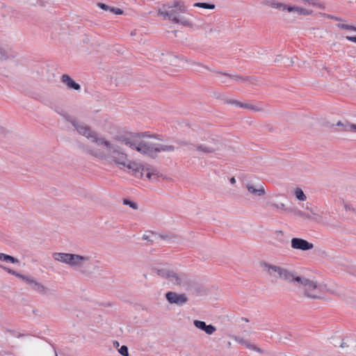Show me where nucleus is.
Returning <instances> with one entry per match:
<instances>
[{"instance_id": "0eeeda50", "label": "nucleus", "mask_w": 356, "mask_h": 356, "mask_svg": "<svg viewBox=\"0 0 356 356\" xmlns=\"http://www.w3.org/2000/svg\"><path fill=\"white\" fill-rule=\"evenodd\" d=\"M156 275L168 280L175 286L184 287L187 285V277L183 273H177L167 268L156 269Z\"/></svg>"}, {"instance_id": "7ed1b4c3", "label": "nucleus", "mask_w": 356, "mask_h": 356, "mask_svg": "<svg viewBox=\"0 0 356 356\" xmlns=\"http://www.w3.org/2000/svg\"><path fill=\"white\" fill-rule=\"evenodd\" d=\"M292 284L298 288L300 292L306 298L314 300L323 298L325 286L318 283L314 279H310L296 273Z\"/></svg>"}, {"instance_id": "6e6552de", "label": "nucleus", "mask_w": 356, "mask_h": 356, "mask_svg": "<svg viewBox=\"0 0 356 356\" xmlns=\"http://www.w3.org/2000/svg\"><path fill=\"white\" fill-rule=\"evenodd\" d=\"M167 300L170 304H175L181 306L187 302L188 298L185 294H179L175 292L169 291L165 294Z\"/></svg>"}, {"instance_id": "a18cd8bd", "label": "nucleus", "mask_w": 356, "mask_h": 356, "mask_svg": "<svg viewBox=\"0 0 356 356\" xmlns=\"http://www.w3.org/2000/svg\"><path fill=\"white\" fill-rule=\"evenodd\" d=\"M115 346H119V343L118 342H115Z\"/></svg>"}, {"instance_id": "2f4dec72", "label": "nucleus", "mask_w": 356, "mask_h": 356, "mask_svg": "<svg viewBox=\"0 0 356 356\" xmlns=\"http://www.w3.org/2000/svg\"><path fill=\"white\" fill-rule=\"evenodd\" d=\"M123 203L125 205H129L130 207H131L132 209H138V206H137V204L134 202H131L127 199H124L123 200Z\"/></svg>"}, {"instance_id": "9d476101", "label": "nucleus", "mask_w": 356, "mask_h": 356, "mask_svg": "<svg viewBox=\"0 0 356 356\" xmlns=\"http://www.w3.org/2000/svg\"><path fill=\"white\" fill-rule=\"evenodd\" d=\"M222 143L220 141L217 140L215 145H210L203 143L202 145H196L195 149L205 154L213 153L218 150H220L222 147Z\"/></svg>"}, {"instance_id": "c85d7f7f", "label": "nucleus", "mask_w": 356, "mask_h": 356, "mask_svg": "<svg viewBox=\"0 0 356 356\" xmlns=\"http://www.w3.org/2000/svg\"><path fill=\"white\" fill-rule=\"evenodd\" d=\"M337 26L341 29L351 30L356 32V27L352 25H348L345 24H337Z\"/></svg>"}, {"instance_id": "4c0bfd02", "label": "nucleus", "mask_w": 356, "mask_h": 356, "mask_svg": "<svg viewBox=\"0 0 356 356\" xmlns=\"http://www.w3.org/2000/svg\"><path fill=\"white\" fill-rule=\"evenodd\" d=\"M348 346H349V344H348V341H345L344 340H343V341L340 344V347L341 348H348Z\"/></svg>"}, {"instance_id": "b1692460", "label": "nucleus", "mask_w": 356, "mask_h": 356, "mask_svg": "<svg viewBox=\"0 0 356 356\" xmlns=\"http://www.w3.org/2000/svg\"><path fill=\"white\" fill-rule=\"evenodd\" d=\"M294 195L300 201H305L307 200V196L304 193L303 191L300 188H296L294 191Z\"/></svg>"}, {"instance_id": "f257e3e1", "label": "nucleus", "mask_w": 356, "mask_h": 356, "mask_svg": "<svg viewBox=\"0 0 356 356\" xmlns=\"http://www.w3.org/2000/svg\"><path fill=\"white\" fill-rule=\"evenodd\" d=\"M72 124L80 135L85 136L90 142L95 143L88 147V152L101 160L116 165L121 170H130L134 172H140L138 163L129 159L127 154L123 150L122 145L113 143L100 136L95 131L83 122L71 121ZM118 137L115 138V140Z\"/></svg>"}, {"instance_id": "473e14b6", "label": "nucleus", "mask_w": 356, "mask_h": 356, "mask_svg": "<svg viewBox=\"0 0 356 356\" xmlns=\"http://www.w3.org/2000/svg\"><path fill=\"white\" fill-rule=\"evenodd\" d=\"M16 277H19V279H21L22 280L25 282L26 284H28L29 282H30V280L32 277L31 276L24 275L20 274L19 273H17Z\"/></svg>"}, {"instance_id": "6ab92c4d", "label": "nucleus", "mask_w": 356, "mask_h": 356, "mask_svg": "<svg viewBox=\"0 0 356 356\" xmlns=\"http://www.w3.org/2000/svg\"><path fill=\"white\" fill-rule=\"evenodd\" d=\"M296 215L304 218V219H309V220H313L317 222L320 221L321 216L316 213H313L312 215H309L305 212H303L302 211L298 210L295 212Z\"/></svg>"}, {"instance_id": "5701e85b", "label": "nucleus", "mask_w": 356, "mask_h": 356, "mask_svg": "<svg viewBox=\"0 0 356 356\" xmlns=\"http://www.w3.org/2000/svg\"><path fill=\"white\" fill-rule=\"evenodd\" d=\"M0 261H4L8 263L17 264L19 260L12 256L6 254L4 253H0Z\"/></svg>"}, {"instance_id": "c756f323", "label": "nucleus", "mask_w": 356, "mask_h": 356, "mask_svg": "<svg viewBox=\"0 0 356 356\" xmlns=\"http://www.w3.org/2000/svg\"><path fill=\"white\" fill-rule=\"evenodd\" d=\"M224 76L227 78L233 79L236 81H245L247 80L246 78H243V77L238 76V75L224 74Z\"/></svg>"}, {"instance_id": "f8f14e48", "label": "nucleus", "mask_w": 356, "mask_h": 356, "mask_svg": "<svg viewBox=\"0 0 356 356\" xmlns=\"http://www.w3.org/2000/svg\"><path fill=\"white\" fill-rule=\"evenodd\" d=\"M263 4L266 6H268L273 8H277L283 10H286L289 13L294 12L296 6H286L281 3H277L275 0H264L263 1Z\"/></svg>"}, {"instance_id": "f704fd0d", "label": "nucleus", "mask_w": 356, "mask_h": 356, "mask_svg": "<svg viewBox=\"0 0 356 356\" xmlns=\"http://www.w3.org/2000/svg\"><path fill=\"white\" fill-rule=\"evenodd\" d=\"M118 352L123 356H129V350L126 346H122Z\"/></svg>"}, {"instance_id": "423d86ee", "label": "nucleus", "mask_w": 356, "mask_h": 356, "mask_svg": "<svg viewBox=\"0 0 356 356\" xmlns=\"http://www.w3.org/2000/svg\"><path fill=\"white\" fill-rule=\"evenodd\" d=\"M261 266L263 271L270 277L283 280L289 284H292L296 275V273L288 268L265 261L261 264Z\"/></svg>"}, {"instance_id": "aec40b11", "label": "nucleus", "mask_w": 356, "mask_h": 356, "mask_svg": "<svg viewBox=\"0 0 356 356\" xmlns=\"http://www.w3.org/2000/svg\"><path fill=\"white\" fill-rule=\"evenodd\" d=\"M98 6L102 9H103L104 10H108L111 13H114L115 15H122L123 14V11L120 8L111 7L105 3H99Z\"/></svg>"}, {"instance_id": "49530a36", "label": "nucleus", "mask_w": 356, "mask_h": 356, "mask_svg": "<svg viewBox=\"0 0 356 356\" xmlns=\"http://www.w3.org/2000/svg\"><path fill=\"white\" fill-rule=\"evenodd\" d=\"M55 356H58L56 353H55Z\"/></svg>"}, {"instance_id": "58836bf2", "label": "nucleus", "mask_w": 356, "mask_h": 356, "mask_svg": "<svg viewBox=\"0 0 356 356\" xmlns=\"http://www.w3.org/2000/svg\"><path fill=\"white\" fill-rule=\"evenodd\" d=\"M346 38L348 41L356 42V36H346Z\"/></svg>"}, {"instance_id": "cd10ccee", "label": "nucleus", "mask_w": 356, "mask_h": 356, "mask_svg": "<svg viewBox=\"0 0 356 356\" xmlns=\"http://www.w3.org/2000/svg\"><path fill=\"white\" fill-rule=\"evenodd\" d=\"M244 108L250 109L254 111H263V108L260 106H255L251 104H244L243 107Z\"/></svg>"}, {"instance_id": "f03ea898", "label": "nucleus", "mask_w": 356, "mask_h": 356, "mask_svg": "<svg viewBox=\"0 0 356 356\" xmlns=\"http://www.w3.org/2000/svg\"><path fill=\"white\" fill-rule=\"evenodd\" d=\"M116 139L131 149L151 157H155L162 152H173L175 150L174 146L159 143L161 139L153 135L129 134L118 136Z\"/></svg>"}, {"instance_id": "ea45409f", "label": "nucleus", "mask_w": 356, "mask_h": 356, "mask_svg": "<svg viewBox=\"0 0 356 356\" xmlns=\"http://www.w3.org/2000/svg\"><path fill=\"white\" fill-rule=\"evenodd\" d=\"M224 74H222V76H223V79H222V81L223 83H227V82H228V81H227V79H229V78L225 77V76H224Z\"/></svg>"}, {"instance_id": "39448f33", "label": "nucleus", "mask_w": 356, "mask_h": 356, "mask_svg": "<svg viewBox=\"0 0 356 356\" xmlns=\"http://www.w3.org/2000/svg\"><path fill=\"white\" fill-rule=\"evenodd\" d=\"M56 261L65 264L70 268L83 272V269L89 267L90 257L72 253L54 252L52 254Z\"/></svg>"}, {"instance_id": "dca6fc26", "label": "nucleus", "mask_w": 356, "mask_h": 356, "mask_svg": "<svg viewBox=\"0 0 356 356\" xmlns=\"http://www.w3.org/2000/svg\"><path fill=\"white\" fill-rule=\"evenodd\" d=\"M61 81L67 86V89L79 90L81 86L76 83L69 75L63 74L61 76Z\"/></svg>"}, {"instance_id": "a211bd4d", "label": "nucleus", "mask_w": 356, "mask_h": 356, "mask_svg": "<svg viewBox=\"0 0 356 356\" xmlns=\"http://www.w3.org/2000/svg\"><path fill=\"white\" fill-rule=\"evenodd\" d=\"M336 125L337 127H341L339 129V131L356 133V124H355L349 122L348 121H345V122L339 121L337 122Z\"/></svg>"}, {"instance_id": "4be33fe9", "label": "nucleus", "mask_w": 356, "mask_h": 356, "mask_svg": "<svg viewBox=\"0 0 356 356\" xmlns=\"http://www.w3.org/2000/svg\"><path fill=\"white\" fill-rule=\"evenodd\" d=\"M14 57L15 55L12 53L11 51H8L0 47V60H6Z\"/></svg>"}, {"instance_id": "a878e982", "label": "nucleus", "mask_w": 356, "mask_h": 356, "mask_svg": "<svg viewBox=\"0 0 356 356\" xmlns=\"http://www.w3.org/2000/svg\"><path fill=\"white\" fill-rule=\"evenodd\" d=\"M194 7L202 8L204 9H211L213 10L215 8L214 4L207 3H195L193 4Z\"/></svg>"}, {"instance_id": "e433bc0d", "label": "nucleus", "mask_w": 356, "mask_h": 356, "mask_svg": "<svg viewBox=\"0 0 356 356\" xmlns=\"http://www.w3.org/2000/svg\"><path fill=\"white\" fill-rule=\"evenodd\" d=\"M4 270H6L8 273H10L13 275H15V276H16L18 273V272H17L13 269H10L9 268H4Z\"/></svg>"}, {"instance_id": "37998d69", "label": "nucleus", "mask_w": 356, "mask_h": 356, "mask_svg": "<svg viewBox=\"0 0 356 356\" xmlns=\"http://www.w3.org/2000/svg\"><path fill=\"white\" fill-rule=\"evenodd\" d=\"M180 143H181V144H187V143H186V142H184V141H183V142H181Z\"/></svg>"}, {"instance_id": "393cba45", "label": "nucleus", "mask_w": 356, "mask_h": 356, "mask_svg": "<svg viewBox=\"0 0 356 356\" xmlns=\"http://www.w3.org/2000/svg\"><path fill=\"white\" fill-rule=\"evenodd\" d=\"M294 12L300 15H310L312 13V10L298 6H296Z\"/></svg>"}, {"instance_id": "412c9836", "label": "nucleus", "mask_w": 356, "mask_h": 356, "mask_svg": "<svg viewBox=\"0 0 356 356\" xmlns=\"http://www.w3.org/2000/svg\"><path fill=\"white\" fill-rule=\"evenodd\" d=\"M266 204L269 206L270 208L276 209V210H282L286 211L285 204L283 202L281 203H275L274 202L271 198H269L266 202Z\"/></svg>"}, {"instance_id": "c03bdc74", "label": "nucleus", "mask_w": 356, "mask_h": 356, "mask_svg": "<svg viewBox=\"0 0 356 356\" xmlns=\"http://www.w3.org/2000/svg\"><path fill=\"white\" fill-rule=\"evenodd\" d=\"M115 346H119V343L118 342H115Z\"/></svg>"}, {"instance_id": "4468645a", "label": "nucleus", "mask_w": 356, "mask_h": 356, "mask_svg": "<svg viewBox=\"0 0 356 356\" xmlns=\"http://www.w3.org/2000/svg\"><path fill=\"white\" fill-rule=\"evenodd\" d=\"M28 284L31 286L32 290L40 294L44 295L48 293V289L42 283L38 282L33 277L31 278L30 282H29Z\"/></svg>"}, {"instance_id": "9b49d317", "label": "nucleus", "mask_w": 356, "mask_h": 356, "mask_svg": "<svg viewBox=\"0 0 356 356\" xmlns=\"http://www.w3.org/2000/svg\"><path fill=\"white\" fill-rule=\"evenodd\" d=\"M245 188H247L249 194L256 197H261L266 194L265 188L262 184H259L257 186H254L253 184L248 183L245 185Z\"/></svg>"}, {"instance_id": "2eb2a0df", "label": "nucleus", "mask_w": 356, "mask_h": 356, "mask_svg": "<svg viewBox=\"0 0 356 356\" xmlns=\"http://www.w3.org/2000/svg\"><path fill=\"white\" fill-rule=\"evenodd\" d=\"M139 167H140L139 165ZM141 170V177H145L149 181H156L158 179V173L157 171L151 168H140V170Z\"/></svg>"}, {"instance_id": "72a5a7b5", "label": "nucleus", "mask_w": 356, "mask_h": 356, "mask_svg": "<svg viewBox=\"0 0 356 356\" xmlns=\"http://www.w3.org/2000/svg\"><path fill=\"white\" fill-rule=\"evenodd\" d=\"M227 104H232V105H235L236 106H239L241 108H243V104L244 103H241L237 100H235V99H229V100H227Z\"/></svg>"}, {"instance_id": "f3484780", "label": "nucleus", "mask_w": 356, "mask_h": 356, "mask_svg": "<svg viewBox=\"0 0 356 356\" xmlns=\"http://www.w3.org/2000/svg\"><path fill=\"white\" fill-rule=\"evenodd\" d=\"M234 339L236 342L245 346L247 348H248L250 350L257 351L259 353H264V351L261 349H260L259 347L256 346L254 344H252L250 341L244 339L243 338H242L241 337L236 336L234 337Z\"/></svg>"}, {"instance_id": "ddd939ff", "label": "nucleus", "mask_w": 356, "mask_h": 356, "mask_svg": "<svg viewBox=\"0 0 356 356\" xmlns=\"http://www.w3.org/2000/svg\"><path fill=\"white\" fill-rule=\"evenodd\" d=\"M193 324L197 328L205 332L209 335L213 334L216 331L215 326L207 325L205 322L202 321L195 320Z\"/></svg>"}, {"instance_id": "1a4fd4ad", "label": "nucleus", "mask_w": 356, "mask_h": 356, "mask_svg": "<svg viewBox=\"0 0 356 356\" xmlns=\"http://www.w3.org/2000/svg\"><path fill=\"white\" fill-rule=\"evenodd\" d=\"M291 248L302 251L309 250L314 248V244L300 238H293L291 241Z\"/></svg>"}, {"instance_id": "20e7f679", "label": "nucleus", "mask_w": 356, "mask_h": 356, "mask_svg": "<svg viewBox=\"0 0 356 356\" xmlns=\"http://www.w3.org/2000/svg\"><path fill=\"white\" fill-rule=\"evenodd\" d=\"M187 7L182 1H175L171 3L163 4L158 10V15L163 19H169L175 24H181L184 26H191L192 22L186 17H179V13H184Z\"/></svg>"}, {"instance_id": "a19ab883", "label": "nucleus", "mask_w": 356, "mask_h": 356, "mask_svg": "<svg viewBox=\"0 0 356 356\" xmlns=\"http://www.w3.org/2000/svg\"><path fill=\"white\" fill-rule=\"evenodd\" d=\"M230 183H231L232 184H234L236 183V179H235L234 177H232V178L230 179Z\"/></svg>"}, {"instance_id": "c9c22d12", "label": "nucleus", "mask_w": 356, "mask_h": 356, "mask_svg": "<svg viewBox=\"0 0 356 356\" xmlns=\"http://www.w3.org/2000/svg\"><path fill=\"white\" fill-rule=\"evenodd\" d=\"M322 15L329 18V19H334V20H336V21H340V22H342L343 21V19L340 18V17H338L337 16H334V15H328V14H325V13H323V14H321Z\"/></svg>"}, {"instance_id": "7c9ffc66", "label": "nucleus", "mask_w": 356, "mask_h": 356, "mask_svg": "<svg viewBox=\"0 0 356 356\" xmlns=\"http://www.w3.org/2000/svg\"><path fill=\"white\" fill-rule=\"evenodd\" d=\"M343 207L346 211H350L356 216V207L351 204L344 203Z\"/></svg>"}, {"instance_id": "79ce46f5", "label": "nucleus", "mask_w": 356, "mask_h": 356, "mask_svg": "<svg viewBox=\"0 0 356 356\" xmlns=\"http://www.w3.org/2000/svg\"><path fill=\"white\" fill-rule=\"evenodd\" d=\"M282 194H280V193H277V194H274V195L272 196V197H280V196H282Z\"/></svg>"}, {"instance_id": "bb28decb", "label": "nucleus", "mask_w": 356, "mask_h": 356, "mask_svg": "<svg viewBox=\"0 0 356 356\" xmlns=\"http://www.w3.org/2000/svg\"><path fill=\"white\" fill-rule=\"evenodd\" d=\"M217 140L220 141L222 143V140L219 137L209 136L206 140L205 144L215 145V143L217 142Z\"/></svg>"}]
</instances>
